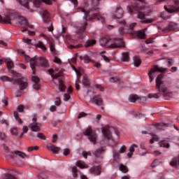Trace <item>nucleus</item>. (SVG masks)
Returning <instances> with one entry per match:
<instances>
[{"label": "nucleus", "mask_w": 179, "mask_h": 179, "mask_svg": "<svg viewBox=\"0 0 179 179\" xmlns=\"http://www.w3.org/2000/svg\"><path fill=\"white\" fill-rule=\"evenodd\" d=\"M138 148V145L136 144H133L129 148V152L127 153L128 157H132V155H134V152H135V148Z\"/></svg>", "instance_id": "26"}, {"label": "nucleus", "mask_w": 179, "mask_h": 179, "mask_svg": "<svg viewBox=\"0 0 179 179\" xmlns=\"http://www.w3.org/2000/svg\"><path fill=\"white\" fill-rule=\"evenodd\" d=\"M36 136L37 138L41 139L42 141H45V136L43 133H38Z\"/></svg>", "instance_id": "46"}, {"label": "nucleus", "mask_w": 179, "mask_h": 179, "mask_svg": "<svg viewBox=\"0 0 179 179\" xmlns=\"http://www.w3.org/2000/svg\"><path fill=\"white\" fill-rule=\"evenodd\" d=\"M65 89H66V87L64 85V82H62V80H59V92H65Z\"/></svg>", "instance_id": "40"}, {"label": "nucleus", "mask_w": 179, "mask_h": 179, "mask_svg": "<svg viewBox=\"0 0 179 179\" xmlns=\"http://www.w3.org/2000/svg\"><path fill=\"white\" fill-rule=\"evenodd\" d=\"M111 38L108 37H103L99 40V43L102 47L111 48Z\"/></svg>", "instance_id": "16"}, {"label": "nucleus", "mask_w": 179, "mask_h": 179, "mask_svg": "<svg viewBox=\"0 0 179 179\" xmlns=\"http://www.w3.org/2000/svg\"><path fill=\"white\" fill-rule=\"evenodd\" d=\"M151 136H152V138H154V140L156 142H159V141H160V137H159V136L153 134V133H150Z\"/></svg>", "instance_id": "48"}, {"label": "nucleus", "mask_w": 179, "mask_h": 179, "mask_svg": "<svg viewBox=\"0 0 179 179\" xmlns=\"http://www.w3.org/2000/svg\"><path fill=\"white\" fill-rule=\"evenodd\" d=\"M83 60L85 64H89V62H94V66H95V68H100L101 66V64L99 62H95L93 57H90L87 56V55L84 56Z\"/></svg>", "instance_id": "17"}, {"label": "nucleus", "mask_w": 179, "mask_h": 179, "mask_svg": "<svg viewBox=\"0 0 179 179\" xmlns=\"http://www.w3.org/2000/svg\"><path fill=\"white\" fill-rule=\"evenodd\" d=\"M72 174L73 178H76L78 177V168H76V166H73L72 168Z\"/></svg>", "instance_id": "44"}, {"label": "nucleus", "mask_w": 179, "mask_h": 179, "mask_svg": "<svg viewBox=\"0 0 179 179\" xmlns=\"http://www.w3.org/2000/svg\"><path fill=\"white\" fill-rule=\"evenodd\" d=\"M82 153L85 159H87V156H92V152H90L83 151Z\"/></svg>", "instance_id": "49"}, {"label": "nucleus", "mask_w": 179, "mask_h": 179, "mask_svg": "<svg viewBox=\"0 0 179 179\" xmlns=\"http://www.w3.org/2000/svg\"><path fill=\"white\" fill-rule=\"evenodd\" d=\"M124 47H125V43L122 38H115L111 41L110 48H124Z\"/></svg>", "instance_id": "13"}, {"label": "nucleus", "mask_w": 179, "mask_h": 179, "mask_svg": "<svg viewBox=\"0 0 179 179\" xmlns=\"http://www.w3.org/2000/svg\"><path fill=\"white\" fill-rule=\"evenodd\" d=\"M29 132V127L27 126H23L22 132L21 133L20 137L22 138L24 134H27Z\"/></svg>", "instance_id": "45"}, {"label": "nucleus", "mask_w": 179, "mask_h": 179, "mask_svg": "<svg viewBox=\"0 0 179 179\" xmlns=\"http://www.w3.org/2000/svg\"><path fill=\"white\" fill-rule=\"evenodd\" d=\"M33 88L35 89V90H40V85L38 83H34L33 85Z\"/></svg>", "instance_id": "54"}, {"label": "nucleus", "mask_w": 179, "mask_h": 179, "mask_svg": "<svg viewBox=\"0 0 179 179\" xmlns=\"http://www.w3.org/2000/svg\"><path fill=\"white\" fill-rule=\"evenodd\" d=\"M50 49L52 55H58V52L55 50V45L54 43H50Z\"/></svg>", "instance_id": "35"}, {"label": "nucleus", "mask_w": 179, "mask_h": 179, "mask_svg": "<svg viewBox=\"0 0 179 179\" xmlns=\"http://www.w3.org/2000/svg\"><path fill=\"white\" fill-rule=\"evenodd\" d=\"M136 36L141 40L146 38V34L143 31H138L136 33Z\"/></svg>", "instance_id": "30"}, {"label": "nucleus", "mask_w": 179, "mask_h": 179, "mask_svg": "<svg viewBox=\"0 0 179 179\" xmlns=\"http://www.w3.org/2000/svg\"><path fill=\"white\" fill-rule=\"evenodd\" d=\"M167 63L169 65V66H171V65H173V64H174V60L173 59H168Z\"/></svg>", "instance_id": "62"}, {"label": "nucleus", "mask_w": 179, "mask_h": 179, "mask_svg": "<svg viewBox=\"0 0 179 179\" xmlns=\"http://www.w3.org/2000/svg\"><path fill=\"white\" fill-rule=\"evenodd\" d=\"M43 21L45 23H47V22L50 21V13H48V10H44L43 11Z\"/></svg>", "instance_id": "25"}, {"label": "nucleus", "mask_w": 179, "mask_h": 179, "mask_svg": "<svg viewBox=\"0 0 179 179\" xmlns=\"http://www.w3.org/2000/svg\"><path fill=\"white\" fill-rule=\"evenodd\" d=\"M4 62L6 64L7 68L8 69H12V68H13V66H15V64H13V62L10 59H6L4 61Z\"/></svg>", "instance_id": "31"}, {"label": "nucleus", "mask_w": 179, "mask_h": 179, "mask_svg": "<svg viewBox=\"0 0 179 179\" xmlns=\"http://www.w3.org/2000/svg\"><path fill=\"white\" fill-rule=\"evenodd\" d=\"M163 82V75L157 76L156 78V88L158 92L157 94H149L148 97V99H159L161 96L166 97L169 93L167 92V87L164 85Z\"/></svg>", "instance_id": "4"}, {"label": "nucleus", "mask_w": 179, "mask_h": 179, "mask_svg": "<svg viewBox=\"0 0 179 179\" xmlns=\"http://www.w3.org/2000/svg\"><path fill=\"white\" fill-rule=\"evenodd\" d=\"M32 82L34 83H38V82H40V78L37 76H32Z\"/></svg>", "instance_id": "53"}, {"label": "nucleus", "mask_w": 179, "mask_h": 179, "mask_svg": "<svg viewBox=\"0 0 179 179\" xmlns=\"http://www.w3.org/2000/svg\"><path fill=\"white\" fill-rule=\"evenodd\" d=\"M164 31H166V30H169V31H171L173 30H176V27H174V24L173 23H171L168 25V27L166 28H165Z\"/></svg>", "instance_id": "43"}, {"label": "nucleus", "mask_w": 179, "mask_h": 179, "mask_svg": "<svg viewBox=\"0 0 179 179\" xmlns=\"http://www.w3.org/2000/svg\"><path fill=\"white\" fill-rule=\"evenodd\" d=\"M37 115H32V122L29 124V128L31 132H40L41 131V124L37 122Z\"/></svg>", "instance_id": "10"}, {"label": "nucleus", "mask_w": 179, "mask_h": 179, "mask_svg": "<svg viewBox=\"0 0 179 179\" xmlns=\"http://www.w3.org/2000/svg\"><path fill=\"white\" fill-rule=\"evenodd\" d=\"M54 62L55 63V64H61L62 63V62H61V59H59V58H58L57 57H55V58H54Z\"/></svg>", "instance_id": "59"}, {"label": "nucleus", "mask_w": 179, "mask_h": 179, "mask_svg": "<svg viewBox=\"0 0 179 179\" xmlns=\"http://www.w3.org/2000/svg\"><path fill=\"white\" fill-rule=\"evenodd\" d=\"M85 136H88L90 142L96 145L97 142V134L92 129V127L87 128L83 132Z\"/></svg>", "instance_id": "9"}, {"label": "nucleus", "mask_w": 179, "mask_h": 179, "mask_svg": "<svg viewBox=\"0 0 179 179\" xmlns=\"http://www.w3.org/2000/svg\"><path fill=\"white\" fill-rule=\"evenodd\" d=\"M20 54H22L24 57L25 61L27 62H29L31 69L32 70L33 75L36 74V68L37 66H43L44 68H49L50 64H48V60L44 57H34L30 58L24 50H20Z\"/></svg>", "instance_id": "3"}, {"label": "nucleus", "mask_w": 179, "mask_h": 179, "mask_svg": "<svg viewBox=\"0 0 179 179\" xmlns=\"http://www.w3.org/2000/svg\"><path fill=\"white\" fill-rule=\"evenodd\" d=\"M47 148L48 149V150H51L52 152H53V153H56V154L58 153L59 150H61V148L55 146L53 144H48Z\"/></svg>", "instance_id": "21"}, {"label": "nucleus", "mask_w": 179, "mask_h": 179, "mask_svg": "<svg viewBox=\"0 0 179 179\" xmlns=\"http://www.w3.org/2000/svg\"><path fill=\"white\" fill-rule=\"evenodd\" d=\"M104 152H106V149L103 147L96 149L94 152L93 155L94 156H95V157H100V156H101V155H103V153H104Z\"/></svg>", "instance_id": "22"}, {"label": "nucleus", "mask_w": 179, "mask_h": 179, "mask_svg": "<svg viewBox=\"0 0 179 179\" xmlns=\"http://www.w3.org/2000/svg\"><path fill=\"white\" fill-rule=\"evenodd\" d=\"M109 80L110 83H115V82H118L119 78L117 77H111Z\"/></svg>", "instance_id": "51"}, {"label": "nucleus", "mask_w": 179, "mask_h": 179, "mask_svg": "<svg viewBox=\"0 0 179 179\" xmlns=\"http://www.w3.org/2000/svg\"><path fill=\"white\" fill-rule=\"evenodd\" d=\"M24 110V106L23 105H20L18 106L17 107V110L20 112V113H23V110Z\"/></svg>", "instance_id": "58"}, {"label": "nucleus", "mask_w": 179, "mask_h": 179, "mask_svg": "<svg viewBox=\"0 0 179 179\" xmlns=\"http://www.w3.org/2000/svg\"><path fill=\"white\" fill-rule=\"evenodd\" d=\"M1 80L3 82H11L13 85H17L20 87V90H24L27 87V79L24 77H22L20 74H15L14 76L10 78L8 76H2Z\"/></svg>", "instance_id": "5"}, {"label": "nucleus", "mask_w": 179, "mask_h": 179, "mask_svg": "<svg viewBox=\"0 0 179 179\" xmlns=\"http://www.w3.org/2000/svg\"><path fill=\"white\" fill-rule=\"evenodd\" d=\"M50 26L48 27V31H54V27H52V22H50Z\"/></svg>", "instance_id": "61"}, {"label": "nucleus", "mask_w": 179, "mask_h": 179, "mask_svg": "<svg viewBox=\"0 0 179 179\" xmlns=\"http://www.w3.org/2000/svg\"><path fill=\"white\" fill-rule=\"evenodd\" d=\"M6 136H5L4 133L0 132V139L1 141H5Z\"/></svg>", "instance_id": "63"}, {"label": "nucleus", "mask_w": 179, "mask_h": 179, "mask_svg": "<svg viewBox=\"0 0 179 179\" xmlns=\"http://www.w3.org/2000/svg\"><path fill=\"white\" fill-rule=\"evenodd\" d=\"M70 153H71V150L69 149L66 148L64 150L63 155L64 156H68V155H69Z\"/></svg>", "instance_id": "60"}, {"label": "nucleus", "mask_w": 179, "mask_h": 179, "mask_svg": "<svg viewBox=\"0 0 179 179\" xmlns=\"http://www.w3.org/2000/svg\"><path fill=\"white\" fill-rule=\"evenodd\" d=\"M153 22V20H141V23H152Z\"/></svg>", "instance_id": "64"}, {"label": "nucleus", "mask_w": 179, "mask_h": 179, "mask_svg": "<svg viewBox=\"0 0 179 179\" xmlns=\"http://www.w3.org/2000/svg\"><path fill=\"white\" fill-rule=\"evenodd\" d=\"M13 20H17L18 24H20V26H22V33L27 31V27L33 29V25L29 24L26 18L23 17H17V15H16V13L13 10H8L4 17L0 15V23H3V24H10Z\"/></svg>", "instance_id": "2"}, {"label": "nucleus", "mask_w": 179, "mask_h": 179, "mask_svg": "<svg viewBox=\"0 0 179 179\" xmlns=\"http://www.w3.org/2000/svg\"><path fill=\"white\" fill-rule=\"evenodd\" d=\"M157 129H159V131H163L164 130V128L166 127H169V124H165V123H159L157 124Z\"/></svg>", "instance_id": "36"}, {"label": "nucleus", "mask_w": 179, "mask_h": 179, "mask_svg": "<svg viewBox=\"0 0 179 179\" xmlns=\"http://www.w3.org/2000/svg\"><path fill=\"white\" fill-rule=\"evenodd\" d=\"M90 173L93 176H100V174H101V166H98L92 167L90 169Z\"/></svg>", "instance_id": "19"}, {"label": "nucleus", "mask_w": 179, "mask_h": 179, "mask_svg": "<svg viewBox=\"0 0 179 179\" xmlns=\"http://www.w3.org/2000/svg\"><path fill=\"white\" fill-rule=\"evenodd\" d=\"M33 150H38V146H31L27 148V152H33Z\"/></svg>", "instance_id": "47"}, {"label": "nucleus", "mask_w": 179, "mask_h": 179, "mask_svg": "<svg viewBox=\"0 0 179 179\" xmlns=\"http://www.w3.org/2000/svg\"><path fill=\"white\" fill-rule=\"evenodd\" d=\"M24 43H27V44H31V45H34L35 47H38V48H41L43 51H45L47 50V48L45 47V45L42 41H38L36 43H31V39L29 38H24Z\"/></svg>", "instance_id": "14"}, {"label": "nucleus", "mask_w": 179, "mask_h": 179, "mask_svg": "<svg viewBox=\"0 0 179 179\" xmlns=\"http://www.w3.org/2000/svg\"><path fill=\"white\" fill-rule=\"evenodd\" d=\"M48 72H49L50 75H51L52 79H58L60 76L59 73H54V72H55V70H54V69H48Z\"/></svg>", "instance_id": "24"}, {"label": "nucleus", "mask_w": 179, "mask_h": 179, "mask_svg": "<svg viewBox=\"0 0 179 179\" xmlns=\"http://www.w3.org/2000/svg\"><path fill=\"white\" fill-rule=\"evenodd\" d=\"M13 115L16 120V121H17L18 124H23V120H22V119H20V117H19V113H17V111H15L13 113Z\"/></svg>", "instance_id": "37"}, {"label": "nucleus", "mask_w": 179, "mask_h": 179, "mask_svg": "<svg viewBox=\"0 0 179 179\" xmlns=\"http://www.w3.org/2000/svg\"><path fill=\"white\" fill-rule=\"evenodd\" d=\"M122 16H124V10H122V8L120 7L116 8V10L113 15V17L114 19H121Z\"/></svg>", "instance_id": "18"}, {"label": "nucleus", "mask_w": 179, "mask_h": 179, "mask_svg": "<svg viewBox=\"0 0 179 179\" xmlns=\"http://www.w3.org/2000/svg\"><path fill=\"white\" fill-rule=\"evenodd\" d=\"M82 83L85 87H90V81L89 80V78H87V76H83Z\"/></svg>", "instance_id": "23"}, {"label": "nucleus", "mask_w": 179, "mask_h": 179, "mask_svg": "<svg viewBox=\"0 0 179 179\" xmlns=\"http://www.w3.org/2000/svg\"><path fill=\"white\" fill-rule=\"evenodd\" d=\"M133 59L134 66H139V65L142 64V61L141 60V57H139V56H134Z\"/></svg>", "instance_id": "27"}, {"label": "nucleus", "mask_w": 179, "mask_h": 179, "mask_svg": "<svg viewBox=\"0 0 179 179\" xmlns=\"http://www.w3.org/2000/svg\"><path fill=\"white\" fill-rule=\"evenodd\" d=\"M119 169L120 170V171L124 173L129 171L128 167H127V166H124L122 164H120Z\"/></svg>", "instance_id": "41"}, {"label": "nucleus", "mask_w": 179, "mask_h": 179, "mask_svg": "<svg viewBox=\"0 0 179 179\" xmlns=\"http://www.w3.org/2000/svg\"><path fill=\"white\" fill-rule=\"evenodd\" d=\"M76 166L78 167H80V169H87V165L85 163V162L83 161H78L77 162Z\"/></svg>", "instance_id": "34"}, {"label": "nucleus", "mask_w": 179, "mask_h": 179, "mask_svg": "<svg viewBox=\"0 0 179 179\" xmlns=\"http://www.w3.org/2000/svg\"><path fill=\"white\" fill-rule=\"evenodd\" d=\"M13 154L19 156V157H21V159H26V157H27V155L22 151L15 150L13 152Z\"/></svg>", "instance_id": "29"}, {"label": "nucleus", "mask_w": 179, "mask_h": 179, "mask_svg": "<svg viewBox=\"0 0 179 179\" xmlns=\"http://www.w3.org/2000/svg\"><path fill=\"white\" fill-rule=\"evenodd\" d=\"M107 52L106 51H102L99 54L101 55V57L103 59V61H105V62H110V57H107V55H106Z\"/></svg>", "instance_id": "33"}, {"label": "nucleus", "mask_w": 179, "mask_h": 179, "mask_svg": "<svg viewBox=\"0 0 179 179\" xmlns=\"http://www.w3.org/2000/svg\"><path fill=\"white\" fill-rule=\"evenodd\" d=\"M92 8L90 10H87L83 8H80L78 9L79 12H82L85 13L84 17L85 20L83 22H80L77 27L76 33L78 34L79 38L81 40L86 37V34L85 33V30H86V27L87 26L88 20H94V19H97L101 22V23H104L105 20L103 15H100V13H95L91 17L89 16V13L90 12H94V10H99L100 8H99V0H92Z\"/></svg>", "instance_id": "1"}, {"label": "nucleus", "mask_w": 179, "mask_h": 179, "mask_svg": "<svg viewBox=\"0 0 179 179\" xmlns=\"http://www.w3.org/2000/svg\"><path fill=\"white\" fill-rule=\"evenodd\" d=\"M69 99H71V95H69V94H64V101H68V100H69Z\"/></svg>", "instance_id": "56"}, {"label": "nucleus", "mask_w": 179, "mask_h": 179, "mask_svg": "<svg viewBox=\"0 0 179 179\" xmlns=\"http://www.w3.org/2000/svg\"><path fill=\"white\" fill-rule=\"evenodd\" d=\"M10 133L12 134V135H14L15 136H16L18 134L17 128H12L10 129Z\"/></svg>", "instance_id": "50"}, {"label": "nucleus", "mask_w": 179, "mask_h": 179, "mask_svg": "<svg viewBox=\"0 0 179 179\" xmlns=\"http://www.w3.org/2000/svg\"><path fill=\"white\" fill-rule=\"evenodd\" d=\"M113 131H114V127L110 126H105L102 128V134L108 140L111 138V132Z\"/></svg>", "instance_id": "15"}, {"label": "nucleus", "mask_w": 179, "mask_h": 179, "mask_svg": "<svg viewBox=\"0 0 179 179\" xmlns=\"http://www.w3.org/2000/svg\"><path fill=\"white\" fill-rule=\"evenodd\" d=\"M3 179H17V178L15 177L14 176L10 173H4L2 175Z\"/></svg>", "instance_id": "38"}, {"label": "nucleus", "mask_w": 179, "mask_h": 179, "mask_svg": "<svg viewBox=\"0 0 179 179\" xmlns=\"http://www.w3.org/2000/svg\"><path fill=\"white\" fill-rule=\"evenodd\" d=\"M73 71H75L76 75H77V80L76 81V90H80V87L79 85V83H80V76H82V75H83V68L82 67H79L78 69H76V67L75 66H72Z\"/></svg>", "instance_id": "12"}, {"label": "nucleus", "mask_w": 179, "mask_h": 179, "mask_svg": "<svg viewBox=\"0 0 179 179\" xmlns=\"http://www.w3.org/2000/svg\"><path fill=\"white\" fill-rule=\"evenodd\" d=\"M96 44V40L94 39H90L88 40L85 43V48H89V47H93Z\"/></svg>", "instance_id": "28"}, {"label": "nucleus", "mask_w": 179, "mask_h": 179, "mask_svg": "<svg viewBox=\"0 0 179 179\" xmlns=\"http://www.w3.org/2000/svg\"><path fill=\"white\" fill-rule=\"evenodd\" d=\"M118 23L120 24H123L124 27H120L119 28V33L122 36L123 34H127V33H129V30H132L136 26V23L134 22L131 24L129 27L127 24V22L125 20H119Z\"/></svg>", "instance_id": "8"}, {"label": "nucleus", "mask_w": 179, "mask_h": 179, "mask_svg": "<svg viewBox=\"0 0 179 179\" xmlns=\"http://www.w3.org/2000/svg\"><path fill=\"white\" fill-rule=\"evenodd\" d=\"M122 59L124 62H128L129 61V52H124L122 53Z\"/></svg>", "instance_id": "32"}, {"label": "nucleus", "mask_w": 179, "mask_h": 179, "mask_svg": "<svg viewBox=\"0 0 179 179\" xmlns=\"http://www.w3.org/2000/svg\"><path fill=\"white\" fill-rule=\"evenodd\" d=\"M164 71H166V69H161L157 66H153L148 72L150 82H153L155 78H156V73H157V72H164Z\"/></svg>", "instance_id": "11"}, {"label": "nucleus", "mask_w": 179, "mask_h": 179, "mask_svg": "<svg viewBox=\"0 0 179 179\" xmlns=\"http://www.w3.org/2000/svg\"><path fill=\"white\" fill-rule=\"evenodd\" d=\"M55 106H60L61 105V99L59 97L56 98V101H55Z\"/></svg>", "instance_id": "57"}, {"label": "nucleus", "mask_w": 179, "mask_h": 179, "mask_svg": "<svg viewBox=\"0 0 179 179\" xmlns=\"http://www.w3.org/2000/svg\"><path fill=\"white\" fill-rule=\"evenodd\" d=\"M166 142V140L159 141V145L160 148H170V144H169Z\"/></svg>", "instance_id": "39"}, {"label": "nucleus", "mask_w": 179, "mask_h": 179, "mask_svg": "<svg viewBox=\"0 0 179 179\" xmlns=\"http://www.w3.org/2000/svg\"><path fill=\"white\" fill-rule=\"evenodd\" d=\"M92 103L96 104V106H103V99L100 96V95L94 96L92 98Z\"/></svg>", "instance_id": "20"}, {"label": "nucleus", "mask_w": 179, "mask_h": 179, "mask_svg": "<svg viewBox=\"0 0 179 179\" xmlns=\"http://www.w3.org/2000/svg\"><path fill=\"white\" fill-rule=\"evenodd\" d=\"M127 10L129 13H138V19H145V16H146V14H145V7L141 6L138 3H135L132 5L131 6H127Z\"/></svg>", "instance_id": "7"}, {"label": "nucleus", "mask_w": 179, "mask_h": 179, "mask_svg": "<svg viewBox=\"0 0 179 179\" xmlns=\"http://www.w3.org/2000/svg\"><path fill=\"white\" fill-rule=\"evenodd\" d=\"M87 115V114L86 113L81 112L79 113L78 118V120H80V118H83V117H86Z\"/></svg>", "instance_id": "52"}, {"label": "nucleus", "mask_w": 179, "mask_h": 179, "mask_svg": "<svg viewBox=\"0 0 179 179\" xmlns=\"http://www.w3.org/2000/svg\"><path fill=\"white\" fill-rule=\"evenodd\" d=\"M17 2L22 6L29 9L30 6H35V8H40L43 2L46 5H52V2H55V0H17Z\"/></svg>", "instance_id": "6"}, {"label": "nucleus", "mask_w": 179, "mask_h": 179, "mask_svg": "<svg viewBox=\"0 0 179 179\" xmlns=\"http://www.w3.org/2000/svg\"><path fill=\"white\" fill-rule=\"evenodd\" d=\"M138 99V98L136 95H130L129 96V101H130V103H135Z\"/></svg>", "instance_id": "42"}, {"label": "nucleus", "mask_w": 179, "mask_h": 179, "mask_svg": "<svg viewBox=\"0 0 179 179\" xmlns=\"http://www.w3.org/2000/svg\"><path fill=\"white\" fill-rule=\"evenodd\" d=\"M125 150H127V147L125 145H122L119 150V153H125Z\"/></svg>", "instance_id": "55"}]
</instances>
